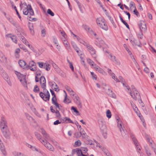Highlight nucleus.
I'll return each mask as SVG.
<instances>
[{"instance_id": "nucleus-53", "label": "nucleus", "mask_w": 156, "mask_h": 156, "mask_svg": "<svg viewBox=\"0 0 156 156\" xmlns=\"http://www.w3.org/2000/svg\"><path fill=\"white\" fill-rule=\"evenodd\" d=\"M119 79H118L119 80V82H120L121 81V82L122 83L123 85L124 86V84H124V83H123V82L124 81V80L123 79L121 76H119Z\"/></svg>"}, {"instance_id": "nucleus-56", "label": "nucleus", "mask_w": 156, "mask_h": 156, "mask_svg": "<svg viewBox=\"0 0 156 156\" xmlns=\"http://www.w3.org/2000/svg\"><path fill=\"white\" fill-rule=\"evenodd\" d=\"M14 8L15 9L16 11V13L17 14V15L19 18L21 20V17L20 16V14H19L18 12L17 11V9H16V6H14Z\"/></svg>"}, {"instance_id": "nucleus-58", "label": "nucleus", "mask_w": 156, "mask_h": 156, "mask_svg": "<svg viewBox=\"0 0 156 156\" xmlns=\"http://www.w3.org/2000/svg\"><path fill=\"white\" fill-rule=\"evenodd\" d=\"M132 7L133 8L134 7V8H135V4H134V2H133L131 1L130 2V9H131Z\"/></svg>"}, {"instance_id": "nucleus-11", "label": "nucleus", "mask_w": 156, "mask_h": 156, "mask_svg": "<svg viewBox=\"0 0 156 156\" xmlns=\"http://www.w3.org/2000/svg\"><path fill=\"white\" fill-rule=\"evenodd\" d=\"M40 86L42 89L46 88V82L45 78L43 76H41L39 80Z\"/></svg>"}, {"instance_id": "nucleus-41", "label": "nucleus", "mask_w": 156, "mask_h": 156, "mask_svg": "<svg viewBox=\"0 0 156 156\" xmlns=\"http://www.w3.org/2000/svg\"><path fill=\"white\" fill-rule=\"evenodd\" d=\"M111 113L109 110H108L106 111V116L108 118H110L111 117Z\"/></svg>"}, {"instance_id": "nucleus-29", "label": "nucleus", "mask_w": 156, "mask_h": 156, "mask_svg": "<svg viewBox=\"0 0 156 156\" xmlns=\"http://www.w3.org/2000/svg\"><path fill=\"white\" fill-rule=\"evenodd\" d=\"M96 22L99 26L101 23H103V19L102 18H98L97 19Z\"/></svg>"}, {"instance_id": "nucleus-54", "label": "nucleus", "mask_w": 156, "mask_h": 156, "mask_svg": "<svg viewBox=\"0 0 156 156\" xmlns=\"http://www.w3.org/2000/svg\"><path fill=\"white\" fill-rule=\"evenodd\" d=\"M70 31L71 34H72L74 37H76L77 41H78L80 42V40H82L79 37L77 36L75 34H74L71 31Z\"/></svg>"}, {"instance_id": "nucleus-51", "label": "nucleus", "mask_w": 156, "mask_h": 156, "mask_svg": "<svg viewBox=\"0 0 156 156\" xmlns=\"http://www.w3.org/2000/svg\"><path fill=\"white\" fill-rule=\"evenodd\" d=\"M69 93L72 98V97H74L75 95H76V94L73 90H71L70 92Z\"/></svg>"}, {"instance_id": "nucleus-3", "label": "nucleus", "mask_w": 156, "mask_h": 156, "mask_svg": "<svg viewBox=\"0 0 156 156\" xmlns=\"http://www.w3.org/2000/svg\"><path fill=\"white\" fill-rule=\"evenodd\" d=\"M14 72L23 85L24 87H27V85L26 79V76L16 71H14Z\"/></svg>"}, {"instance_id": "nucleus-6", "label": "nucleus", "mask_w": 156, "mask_h": 156, "mask_svg": "<svg viewBox=\"0 0 156 156\" xmlns=\"http://www.w3.org/2000/svg\"><path fill=\"white\" fill-rule=\"evenodd\" d=\"M37 64L41 68L45 69L47 71H49L51 68V66L48 62H38Z\"/></svg>"}, {"instance_id": "nucleus-31", "label": "nucleus", "mask_w": 156, "mask_h": 156, "mask_svg": "<svg viewBox=\"0 0 156 156\" xmlns=\"http://www.w3.org/2000/svg\"><path fill=\"white\" fill-rule=\"evenodd\" d=\"M18 45L20 48L23 49L25 52H29L27 49L26 48L24 45L20 44H19Z\"/></svg>"}, {"instance_id": "nucleus-5", "label": "nucleus", "mask_w": 156, "mask_h": 156, "mask_svg": "<svg viewBox=\"0 0 156 156\" xmlns=\"http://www.w3.org/2000/svg\"><path fill=\"white\" fill-rule=\"evenodd\" d=\"M80 43L85 46L87 50L91 55L95 54V51L93 47L88 43L83 41V40H80Z\"/></svg>"}, {"instance_id": "nucleus-52", "label": "nucleus", "mask_w": 156, "mask_h": 156, "mask_svg": "<svg viewBox=\"0 0 156 156\" xmlns=\"http://www.w3.org/2000/svg\"><path fill=\"white\" fill-rule=\"evenodd\" d=\"M52 88H53L54 90L58 92L59 91V90L57 84L56 86H54L53 87H52Z\"/></svg>"}, {"instance_id": "nucleus-10", "label": "nucleus", "mask_w": 156, "mask_h": 156, "mask_svg": "<svg viewBox=\"0 0 156 156\" xmlns=\"http://www.w3.org/2000/svg\"><path fill=\"white\" fill-rule=\"evenodd\" d=\"M29 69L31 71L34 72L36 71V66L35 63L33 60L30 61L28 65V69Z\"/></svg>"}, {"instance_id": "nucleus-34", "label": "nucleus", "mask_w": 156, "mask_h": 156, "mask_svg": "<svg viewBox=\"0 0 156 156\" xmlns=\"http://www.w3.org/2000/svg\"><path fill=\"white\" fill-rule=\"evenodd\" d=\"M61 33L62 36L61 39H62V38H63L64 40L66 39L67 36L65 32L63 31H61Z\"/></svg>"}, {"instance_id": "nucleus-40", "label": "nucleus", "mask_w": 156, "mask_h": 156, "mask_svg": "<svg viewBox=\"0 0 156 156\" xmlns=\"http://www.w3.org/2000/svg\"><path fill=\"white\" fill-rule=\"evenodd\" d=\"M65 119H66V123H72L73 124V122L72 120H71L69 118L66 117H65Z\"/></svg>"}, {"instance_id": "nucleus-57", "label": "nucleus", "mask_w": 156, "mask_h": 156, "mask_svg": "<svg viewBox=\"0 0 156 156\" xmlns=\"http://www.w3.org/2000/svg\"><path fill=\"white\" fill-rule=\"evenodd\" d=\"M56 107V108H57L59 110H60L62 107L58 103L54 105Z\"/></svg>"}, {"instance_id": "nucleus-33", "label": "nucleus", "mask_w": 156, "mask_h": 156, "mask_svg": "<svg viewBox=\"0 0 156 156\" xmlns=\"http://www.w3.org/2000/svg\"><path fill=\"white\" fill-rule=\"evenodd\" d=\"M88 150L86 147H82L80 150L81 154H83L86 153L87 151Z\"/></svg>"}, {"instance_id": "nucleus-23", "label": "nucleus", "mask_w": 156, "mask_h": 156, "mask_svg": "<svg viewBox=\"0 0 156 156\" xmlns=\"http://www.w3.org/2000/svg\"><path fill=\"white\" fill-rule=\"evenodd\" d=\"M8 37L11 38L12 41L15 43H17V38L16 36L14 35H12L11 34H9L8 35Z\"/></svg>"}, {"instance_id": "nucleus-2", "label": "nucleus", "mask_w": 156, "mask_h": 156, "mask_svg": "<svg viewBox=\"0 0 156 156\" xmlns=\"http://www.w3.org/2000/svg\"><path fill=\"white\" fill-rule=\"evenodd\" d=\"M0 127L2 131V132L3 134L5 136H8L9 134V132H5V130H6L7 128V122L5 118L4 117H2L1 118Z\"/></svg>"}, {"instance_id": "nucleus-49", "label": "nucleus", "mask_w": 156, "mask_h": 156, "mask_svg": "<svg viewBox=\"0 0 156 156\" xmlns=\"http://www.w3.org/2000/svg\"><path fill=\"white\" fill-rule=\"evenodd\" d=\"M47 13L52 16H54V13L50 9H48Z\"/></svg>"}, {"instance_id": "nucleus-20", "label": "nucleus", "mask_w": 156, "mask_h": 156, "mask_svg": "<svg viewBox=\"0 0 156 156\" xmlns=\"http://www.w3.org/2000/svg\"><path fill=\"white\" fill-rule=\"evenodd\" d=\"M0 60L4 63H5L7 62V58L2 53H0Z\"/></svg>"}, {"instance_id": "nucleus-8", "label": "nucleus", "mask_w": 156, "mask_h": 156, "mask_svg": "<svg viewBox=\"0 0 156 156\" xmlns=\"http://www.w3.org/2000/svg\"><path fill=\"white\" fill-rule=\"evenodd\" d=\"M118 123V127L119 128L120 131L121 132L122 135L123 136H125L126 135V131L124 127H122V121L119 120L118 119L117 120Z\"/></svg>"}, {"instance_id": "nucleus-1", "label": "nucleus", "mask_w": 156, "mask_h": 156, "mask_svg": "<svg viewBox=\"0 0 156 156\" xmlns=\"http://www.w3.org/2000/svg\"><path fill=\"white\" fill-rule=\"evenodd\" d=\"M35 135L41 143L48 150L52 151H54V148L52 145L46 140L43 139L40 134L36 133Z\"/></svg>"}, {"instance_id": "nucleus-30", "label": "nucleus", "mask_w": 156, "mask_h": 156, "mask_svg": "<svg viewBox=\"0 0 156 156\" xmlns=\"http://www.w3.org/2000/svg\"><path fill=\"white\" fill-rule=\"evenodd\" d=\"M0 149L2 154L5 155H6V152L4 146L2 144L1 146Z\"/></svg>"}, {"instance_id": "nucleus-55", "label": "nucleus", "mask_w": 156, "mask_h": 156, "mask_svg": "<svg viewBox=\"0 0 156 156\" xmlns=\"http://www.w3.org/2000/svg\"><path fill=\"white\" fill-rule=\"evenodd\" d=\"M41 72L40 70H37L36 72V76L40 77L41 75Z\"/></svg>"}, {"instance_id": "nucleus-45", "label": "nucleus", "mask_w": 156, "mask_h": 156, "mask_svg": "<svg viewBox=\"0 0 156 156\" xmlns=\"http://www.w3.org/2000/svg\"><path fill=\"white\" fill-rule=\"evenodd\" d=\"M83 27L87 31H89L90 30V27L86 25H83Z\"/></svg>"}, {"instance_id": "nucleus-37", "label": "nucleus", "mask_w": 156, "mask_h": 156, "mask_svg": "<svg viewBox=\"0 0 156 156\" xmlns=\"http://www.w3.org/2000/svg\"><path fill=\"white\" fill-rule=\"evenodd\" d=\"M52 65L54 68L55 69L56 71L59 72L61 70L60 69L58 68V66L55 63H53Z\"/></svg>"}, {"instance_id": "nucleus-50", "label": "nucleus", "mask_w": 156, "mask_h": 156, "mask_svg": "<svg viewBox=\"0 0 156 156\" xmlns=\"http://www.w3.org/2000/svg\"><path fill=\"white\" fill-rule=\"evenodd\" d=\"M41 36L43 37H44L46 35V30L45 29H43L41 30Z\"/></svg>"}, {"instance_id": "nucleus-27", "label": "nucleus", "mask_w": 156, "mask_h": 156, "mask_svg": "<svg viewBox=\"0 0 156 156\" xmlns=\"http://www.w3.org/2000/svg\"><path fill=\"white\" fill-rule=\"evenodd\" d=\"M20 37V40L26 45H27V44H29L28 42L24 36H21Z\"/></svg>"}, {"instance_id": "nucleus-21", "label": "nucleus", "mask_w": 156, "mask_h": 156, "mask_svg": "<svg viewBox=\"0 0 156 156\" xmlns=\"http://www.w3.org/2000/svg\"><path fill=\"white\" fill-rule=\"evenodd\" d=\"M99 26L103 29L107 30H108V27L106 24L105 20L103 19V23H101Z\"/></svg>"}, {"instance_id": "nucleus-43", "label": "nucleus", "mask_w": 156, "mask_h": 156, "mask_svg": "<svg viewBox=\"0 0 156 156\" xmlns=\"http://www.w3.org/2000/svg\"><path fill=\"white\" fill-rule=\"evenodd\" d=\"M105 52L107 54H106V55L108 57V58H111L113 57V55H112V54L109 52L106 51Z\"/></svg>"}, {"instance_id": "nucleus-47", "label": "nucleus", "mask_w": 156, "mask_h": 156, "mask_svg": "<svg viewBox=\"0 0 156 156\" xmlns=\"http://www.w3.org/2000/svg\"><path fill=\"white\" fill-rule=\"evenodd\" d=\"M14 156H23V154L20 152H15L13 153Z\"/></svg>"}, {"instance_id": "nucleus-25", "label": "nucleus", "mask_w": 156, "mask_h": 156, "mask_svg": "<svg viewBox=\"0 0 156 156\" xmlns=\"http://www.w3.org/2000/svg\"><path fill=\"white\" fill-rule=\"evenodd\" d=\"M108 73L112 76V79H114L116 81H119L118 79L116 77H115V74L112 73L111 70L110 69H108Z\"/></svg>"}, {"instance_id": "nucleus-60", "label": "nucleus", "mask_w": 156, "mask_h": 156, "mask_svg": "<svg viewBox=\"0 0 156 156\" xmlns=\"http://www.w3.org/2000/svg\"><path fill=\"white\" fill-rule=\"evenodd\" d=\"M31 149L34 151H36L37 152H41V151H40L39 149H38L36 148L35 147L32 146V147L31 148Z\"/></svg>"}, {"instance_id": "nucleus-42", "label": "nucleus", "mask_w": 156, "mask_h": 156, "mask_svg": "<svg viewBox=\"0 0 156 156\" xmlns=\"http://www.w3.org/2000/svg\"><path fill=\"white\" fill-rule=\"evenodd\" d=\"M113 62L116 65L120 66L121 64V63L119 60L117 58H116Z\"/></svg>"}, {"instance_id": "nucleus-35", "label": "nucleus", "mask_w": 156, "mask_h": 156, "mask_svg": "<svg viewBox=\"0 0 156 156\" xmlns=\"http://www.w3.org/2000/svg\"><path fill=\"white\" fill-rule=\"evenodd\" d=\"M51 101L53 104L54 105L57 103V100L56 96H54V97H52L51 98Z\"/></svg>"}, {"instance_id": "nucleus-62", "label": "nucleus", "mask_w": 156, "mask_h": 156, "mask_svg": "<svg viewBox=\"0 0 156 156\" xmlns=\"http://www.w3.org/2000/svg\"><path fill=\"white\" fill-rule=\"evenodd\" d=\"M65 88L66 90L68 91L69 93L70 92L71 90H73L72 89L68 86L65 87Z\"/></svg>"}, {"instance_id": "nucleus-19", "label": "nucleus", "mask_w": 156, "mask_h": 156, "mask_svg": "<svg viewBox=\"0 0 156 156\" xmlns=\"http://www.w3.org/2000/svg\"><path fill=\"white\" fill-rule=\"evenodd\" d=\"M108 90L110 92H108L106 90H105V92L106 93L108 94L110 97L114 98H116V95L113 92L112 90H110V88H108Z\"/></svg>"}, {"instance_id": "nucleus-28", "label": "nucleus", "mask_w": 156, "mask_h": 156, "mask_svg": "<svg viewBox=\"0 0 156 156\" xmlns=\"http://www.w3.org/2000/svg\"><path fill=\"white\" fill-rule=\"evenodd\" d=\"M25 115L27 119H28L30 121L34 122H35V119L30 115L27 114H26Z\"/></svg>"}, {"instance_id": "nucleus-12", "label": "nucleus", "mask_w": 156, "mask_h": 156, "mask_svg": "<svg viewBox=\"0 0 156 156\" xmlns=\"http://www.w3.org/2000/svg\"><path fill=\"white\" fill-rule=\"evenodd\" d=\"M130 94L131 97L135 100L137 99L138 97H139L138 92L135 88H132V92H130Z\"/></svg>"}, {"instance_id": "nucleus-44", "label": "nucleus", "mask_w": 156, "mask_h": 156, "mask_svg": "<svg viewBox=\"0 0 156 156\" xmlns=\"http://www.w3.org/2000/svg\"><path fill=\"white\" fill-rule=\"evenodd\" d=\"M67 61L69 63V66L70 68L71 69L72 71H73L74 67L72 62H70L68 59H67Z\"/></svg>"}, {"instance_id": "nucleus-4", "label": "nucleus", "mask_w": 156, "mask_h": 156, "mask_svg": "<svg viewBox=\"0 0 156 156\" xmlns=\"http://www.w3.org/2000/svg\"><path fill=\"white\" fill-rule=\"evenodd\" d=\"M43 89V91L40 92L39 96L44 101H49L50 98L49 92L46 88H44Z\"/></svg>"}, {"instance_id": "nucleus-13", "label": "nucleus", "mask_w": 156, "mask_h": 156, "mask_svg": "<svg viewBox=\"0 0 156 156\" xmlns=\"http://www.w3.org/2000/svg\"><path fill=\"white\" fill-rule=\"evenodd\" d=\"M138 25L141 32L145 31L147 30L146 26L144 21H140Z\"/></svg>"}, {"instance_id": "nucleus-7", "label": "nucleus", "mask_w": 156, "mask_h": 156, "mask_svg": "<svg viewBox=\"0 0 156 156\" xmlns=\"http://www.w3.org/2000/svg\"><path fill=\"white\" fill-rule=\"evenodd\" d=\"M29 6V8H24L23 9V12L24 14L25 15H27L28 13L30 14V15L33 16L34 15V12L33 10L32 9L30 5H28Z\"/></svg>"}, {"instance_id": "nucleus-17", "label": "nucleus", "mask_w": 156, "mask_h": 156, "mask_svg": "<svg viewBox=\"0 0 156 156\" xmlns=\"http://www.w3.org/2000/svg\"><path fill=\"white\" fill-rule=\"evenodd\" d=\"M76 125L78 128L79 130L80 131V135L79 136H80L81 135H83H83H84V132L83 131V129L82 128L81 126L79 125L78 122H77L76 123Z\"/></svg>"}, {"instance_id": "nucleus-48", "label": "nucleus", "mask_w": 156, "mask_h": 156, "mask_svg": "<svg viewBox=\"0 0 156 156\" xmlns=\"http://www.w3.org/2000/svg\"><path fill=\"white\" fill-rule=\"evenodd\" d=\"M90 74L92 75V77L93 79L96 80H97V76L96 74H94L93 72H91Z\"/></svg>"}, {"instance_id": "nucleus-18", "label": "nucleus", "mask_w": 156, "mask_h": 156, "mask_svg": "<svg viewBox=\"0 0 156 156\" xmlns=\"http://www.w3.org/2000/svg\"><path fill=\"white\" fill-rule=\"evenodd\" d=\"M98 122L99 127L101 130H104L106 129V126L102 120H99Z\"/></svg>"}, {"instance_id": "nucleus-38", "label": "nucleus", "mask_w": 156, "mask_h": 156, "mask_svg": "<svg viewBox=\"0 0 156 156\" xmlns=\"http://www.w3.org/2000/svg\"><path fill=\"white\" fill-rule=\"evenodd\" d=\"M81 143L80 140H78L75 142L74 146L75 147H79L81 145Z\"/></svg>"}, {"instance_id": "nucleus-24", "label": "nucleus", "mask_w": 156, "mask_h": 156, "mask_svg": "<svg viewBox=\"0 0 156 156\" xmlns=\"http://www.w3.org/2000/svg\"><path fill=\"white\" fill-rule=\"evenodd\" d=\"M71 44L73 48L76 51V52L79 55H80L79 53V51L80 49L78 47L76 44L73 42L71 43Z\"/></svg>"}, {"instance_id": "nucleus-22", "label": "nucleus", "mask_w": 156, "mask_h": 156, "mask_svg": "<svg viewBox=\"0 0 156 156\" xmlns=\"http://www.w3.org/2000/svg\"><path fill=\"white\" fill-rule=\"evenodd\" d=\"M133 140L134 141L135 145L136 146V147L137 148L138 150V152L139 153H141L140 151V147L138 145V143L136 140V139L134 137H132Z\"/></svg>"}, {"instance_id": "nucleus-26", "label": "nucleus", "mask_w": 156, "mask_h": 156, "mask_svg": "<svg viewBox=\"0 0 156 156\" xmlns=\"http://www.w3.org/2000/svg\"><path fill=\"white\" fill-rule=\"evenodd\" d=\"M20 51V49L19 48H16L15 50L14 55L16 58H19Z\"/></svg>"}, {"instance_id": "nucleus-63", "label": "nucleus", "mask_w": 156, "mask_h": 156, "mask_svg": "<svg viewBox=\"0 0 156 156\" xmlns=\"http://www.w3.org/2000/svg\"><path fill=\"white\" fill-rule=\"evenodd\" d=\"M61 121H60V120H56V121H55L54 122V125H57L58 124L61 123Z\"/></svg>"}, {"instance_id": "nucleus-46", "label": "nucleus", "mask_w": 156, "mask_h": 156, "mask_svg": "<svg viewBox=\"0 0 156 156\" xmlns=\"http://www.w3.org/2000/svg\"><path fill=\"white\" fill-rule=\"evenodd\" d=\"M55 113L56 116L58 118H60L61 117V115H60L59 111L57 109L55 110Z\"/></svg>"}, {"instance_id": "nucleus-32", "label": "nucleus", "mask_w": 156, "mask_h": 156, "mask_svg": "<svg viewBox=\"0 0 156 156\" xmlns=\"http://www.w3.org/2000/svg\"><path fill=\"white\" fill-rule=\"evenodd\" d=\"M67 94L66 93V95L65 96V98L64 100V102L66 104H69L71 103V101L69 99L67 98Z\"/></svg>"}, {"instance_id": "nucleus-64", "label": "nucleus", "mask_w": 156, "mask_h": 156, "mask_svg": "<svg viewBox=\"0 0 156 156\" xmlns=\"http://www.w3.org/2000/svg\"><path fill=\"white\" fill-rule=\"evenodd\" d=\"M45 138L47 140H49L50 139V138L49 135L47 133L44 136Z\"/></svg>"}, {"instance_id": "nucleus-39", "label": "nucleus", "mask_w": 156, "mask_h": 156, "mask_svg": "<svg viewBox=\"0 0 156 156\" xmlns=\"http://www.w3.org/2000/svg\"><path fill=\"white\" fill-rule=\"evenodd\" d=\"M87 62L90 65L93 66L94 65V62L89 58L87 59Z\"/></svg>"}, {"instance_id": "nucleus-61", "label": "nucleus", "mask_w": 156, "mask_h": 156, "mask_svg": "<svg viewBox=\"0 0 156 156\" xmlns=\"http://www.w3.org/2000/svg\"><path fill=\"white\" fill-rule=\"evenodd\" d=\"M51 141L54 145L58 146V143L55 141L53 140H51Z\"/></svg>"}, {"instance_id": "nucleus-36", "label": "nucleus", "mask_w": 156, "mask_h": 156, "mask_svg": "<svg viewBox=\"0 0 156 156\" xmlns=\"http://www.w3.org/2000/svg\"><path fill=\"white\" fill-rule=\"evenodd\" d=\"M39 88L38 86L36 85L34 86L33 91L35 93H38L39 91Z\"/></svg>"}, {"instance_id": "nucleus-9", "label": "nucleus", "mask_w": 156, "mask_h": 156, "mask_svg": "<svg viewBox=\"0 0 156 156\" xmlns=\"http://www.w3.org/2000/svg\"><path fill=\"white\" fill-rule=\"evenodd\" d=\"M95 44L99 47H105L106 45L105 42L101 38L97 37Z\"/></svg>"}, {"instance_id": "nucleus-16", "label": "nucleus", "mask_w": 156, "mask_h": 156, "mask_svg": "<svg viewBox=\"0 0 156 156\" xmlns=\"http://www.w3.org/2000/svg\"><path fill=\"white\" fill-rule=\"evenodd\" d=\"M18 63L20 66L22 68L24 69H28V65L24 61L22 60H20Z\"/></svg>"}, {"instance_id": "nucleus-15", "label": "nucleus", "mask_w": 156, "mask_h": 156, "mask_svg": "<svg viewBox=\"0 0 156 156\" xmlns=\"http://www.w3.org/2000/svg\"><path fill=\"white\" fill-rule=\"evenodd\" d=\"M62 40L63 41L66 48L69 51H71L70 46L69 43L67 41L66 39L64 40L63 38H62Z\"/></svg>"}, {"instance_id": "nucleus-59", "label": "nucleus", "mask_w": 156, "mask_h": 156, "mask_svg": "<svg viewBox=\"0 0 156 156\" xmlns=\"http://www.w3.org/2000/svg\"><path fill=\"white\" fill-rule=\"evenodd\" d=\"M93 67L95 69V70L97 71H98L99 69L100 68V67L97 66L96 64H94V66H93Z\"/></svg>"}, {"instance_id": "nucleus-14", "label": "nucleus", "mask_w": 156, "mask_h": 156, "mask_svg": "<svg viewBox=\"0 0 156 156\" xmlns=\"http://www.w3.org/2000/svg\"><path fill=\"white\" fill-rule=\"evenodd\" d=\"M72 98H73L74 102L79 106H81V104L80 99V98L76 94L74 97H72Z\"/></svg>"}]
</instances>
